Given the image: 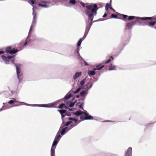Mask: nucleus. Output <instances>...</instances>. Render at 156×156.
Segmentation results:
<instances>
[{"mask_svg": "<svg viewBox=\"0 0 156 156\" xmlns=\"http://www.w3.org/2000/svg\"><path fill=\"white\" fill-rule=\"evenodd\" d=\"M74 104H75V103H74L71 102L69 104V106L70 107H73L74 106Z\"/></svg>", "mask_w": 156, "mask_h": 156, "instance_id": "72a5a7b5", "label": "nucleus"}, {"mask_svg": "<svg viewBox=\"0 0 156 156\" xmlns=\"http://www.w3.org/2000/svg\"><path fill=\"white\" fill-rule=\"evenodd\" d=\"M58 142V141L56 140H54V142H53L51 148H55V146H56Z\"/></svg>", "mask_w": 156, "mask_h": 156, "instance_id": "6ab92c4d", "label": "nucleus"}, {"mask_svg": "<svg viewBox=\"0 0 156 156\" xmlns=\"http://www.w3.org/2000/svg\"><path fill=\"white\" fill-rule=\"evenodd\" d=\"M33 27V26L32 25H31L30 27V30H29V32H30L31 31Z\"/></svg>", "mask_w": 156, "mask_h": 156, "instance_id": "c9c22d12", "label": "nucleus"}, {"mask_svg": "<svg viewBox=\"0 0 156 156\" xmlns=\"http://www.w3.org/2000/svg\"><path fill=\"white\" fill-rule=\"evenodd\" d=\"M84 65L85 66H88L89 65L87 63V62L85 61H84Z\"/></svg>", "mask_w": 156, "mask_h": 156, "instance_id": "4c0bfd02", "label": "nucleus"}, {"mask_svg": "<svg viewBox=\"0 0 156 156\" xmlns=\"http://www.w3.org/2000/svg\"><path fill=\"white\" fill-rule=\"evenodd\" d=\"M4 53V52L3 51H0V54H3Z\"/></svg>", "mask_w": 156, "mask_h": 156, "instance_id": "c03bdc74", "label": "nucleus"}, {"mask_svg": "<svg viewBox=\"0 0 156 156\" xmlns=\"http://www.w3.org/2000/svg\"><path fill=\"white\" fill-rule=\"evenodd\" d=\"M60 136V135L58 133L55 136V140L58 141Z\"/></svg>", "mask_w": 156, "mask_h": 156, "instance_id": "412c9836", "label": "nucleus"}, {"mask_svg": "<svg viewBox=\"0 0 156 156\" xmlns=\"http://www.w3.org/2000/svg\"><path fill=\"white\" fill-rule=\"evenodd\" d=\"M108 70H115L116 69V67L115 66H113L112 64H111L108 66Z\"/></svg>", "mask_w": 156, "mask_h": 156, "instance_id": "f8f14e48", "label": "nucleus"}, {"mask_svg": "<svg viewBox=\"0 0 156 156\" xmlns=\"http://www.w3.org/2000/svg\"><path fill=\"white\" fill-rule=\"evenodd\" d=\"M63 107L64 108H68L66 107V106L65 105V104L63 103L61 104L58 106V108H62Z\"/></svg>", "mask_w": 156, "mask_h": 156, "instance_id": "f3484780", "label": "nucleus"}, {"mask_svg": "<svg viewBox=\"0 0 156 156\" xmlns=\"http://www.w3.org/2000/svg\"><path fill=\"white\" fill-rule=\"evenodd\" d=\"M27 44V42H25L23 44V46H25Z\"/></svg>", "mask_w": 156, "mask_h": 156, "instance_id": "79ce46f5", "label": "nucleus"}, {"mask_svg": "<svg viewBox=\"0 0 156 156\" xmlns=\"http://www.w3.org/2000/svg\"><path fill=\"white\" fill-rule=\"evenodd\" d=\"M88 73L90 76L94 75L95 72L94 71H88Z\"/></svg>", "mask_w": 156, "mask_h": 156, "instance_id": "dca6fc26", "label": "nucleus"}, {"mask_svg": "<svg viewBox=\"0 0 156 156\" xmlns=\"http://www.w3.org/2000/svg\"><path fill=\"white\" fill-rule=\"evenodd\" d=\"M81 4L83 7H86L85 12L88 17L87 24L88 23L89 26L90 27L92 24V21L94 16L96 15L97 11L99 8L96 4L89 5L83 2L81 3Z\"/></svg>", "mask_w": 156, "mask_h": 156, "instance_id": "f257e3e1", "label": "nucleus"}, {"mask_svg": "<svg viewBox=\"0 0 156 156\" xmlns=\"http://www.w3.org/2000/svg\"><path fill=\"white\" fill-rule=\"evenodd\" d=\"M62 118H63L65 116V115H61Z\"/></svg>", "mask_w": 156, "mask_h": 156, "instance_id": "a18cd8bd", "label": "nucleus"}, {"mask_svg": "<svg viewBox=\"0 0 156 156\" xmlns=\"http://www.w3.org/2000/svg\"><path fill=\"white\" fill-rule=\"evenodd\" d=\"M86 80V79L85 78V79H83V80H82L80 82V84L81 86V87H82L84 84Z\"/></svg>", "mask_w": 156, "mask_h": 156, "instance_id": "4be33fe9", "label": "nucleus"}, {"mask_svg": "<svg viewBox=\"0 0 156 156\" xmlns=\"http://www.w3.org/2000/svg\"><path fill=\"white\" fill-rule=\"evenodd\" d=\"M35 0H29V2L30 4L32 5H34V6L32 5L33 7V10L34 9H37V6L43 8H47L48 7L47 4H49L51 2L50 0H41L38 3H37V2L35 3Z\"/></svg>", "mask_w": 156, "mask_h": 156, "instance_id": "f03ea898", "label": "nucleus"}, {"mask_svg": "<svg viewBox=\"0 0 156 156\" xmlns=\"http://www.w3.org/2000/svg\"><path fill=\"white\" fill-rule=\"evenodd\" d=\"M109 9H112V10H114V9L112 8V6H111V5L110 6V7L109 8Z\"/></svg>", "mask_w": 156, "mask_h": 156, "instance_id": "a19ab883", "label": "nucleus"}, {"mask_svg": "<svg viewBox=\"0 0 156 156\" xmlns=\"http://www.w3.org/2000/svg\"><path fill=\"white\" fill-rule=\"evenodd\" d=\"M81 88L80 87H79L76 90H75L74 92V94H76L78 93L81 90Z\"/></svg>", "mask_w": 156, "mask_h": 156, "instance_id": "2f4dec72", "label": "nucleus"}, {"mask_svg": "<svg viewBox=\"0 0 156 156\" xmlns=\"http://www.w3.org/2000/svg\"><path fill=\"white\" fill-rule=\"evenodd\" d=\"M79 107L80 108H83L82 105H80L79 106Z\"/></svg>", "mask_w": 156, "mask_h": 156, "instance_id": "37998d69", "label": "nucleus"}, {"mask_svg": "<svg viewBox=\"0 0 156 156\" xmlns=\"http://www.w3.org/2000/svg\"><path fill=\"white\" fill-rule=\"evenodd\" d=\"M136 20H134L127 23L126 26V28L127 29H131L133 25L136 24Z\"/></svg>", "mask_w": 156, "mask_h": 156, "instance_id": "0eeeda50", "label": "nucleus"}, {"mask_svg": "<svg viewBox=\"0 0 156 156\" xmlns=\"http://www.w3.org/2000/svg\"><path fill=\"white\" fill-rule=\"evenodd\" d=\"M16 101V100H15L14 101L10 100L8 102V103L9 104H12L15 103Z\"/></svg>", "mask_w": 156, "mask_h": 156, "instance_id": "7c9ffc66", "label": "nucleus"}, {"mask_svg": "<svg viewBox=\"0 0 156 156\" xmlns=\"http://www.w3.org/2000/svg\"><path fill=\"white\" fill-rule=\"evenodd\" d=\"M82 75L81 72H78L76 73L74 76H73V78L74 80H76L77 78L80 76Z\"/></svg>", "mask_w": 156, "mask_h": 156, "instance_id": "ddd939ff", "label": "nucleus"}, {"mask_svg": "<svg viewBox=\"0 0 156 156\" xmlns=\"http://www.w3.org/2000/svg\"><path fill=\"white\" fill-rule=\"evenodd\" d=\"M18 51V49L13 50L12 49L11 47L9 46L6 48L5 49V51L7 53H9L10 54L12 55L15 54Z\"/></svg>", "mask_w": 156, "mask_h": 156, "instance_id": "423d86ee", "label": "nucleus"}, {"mask_svg": "<svg viewBox=\"0 0 156 156\" xmlns=\"http://www.w3.org/2000/svg\"><path fill=\"white\" fill-rule=\"evenodd\" d=\"M90 82H87L86 83V86H88L89 85H90Z\"/></svg>", "mask_w": 156, "mask_h": 156, "instance_id": "ea45409f", "label": "nucleus"}, {"mask_svg": "<svg viewBox=\"0 0 156 156\" xmlns=\"http://www.w3.org/2000/svg\"><path fill=\"white\" fill-rule=\"evenodd\" d=\"M72 122V121L70 120V121L67 122L64 126H63V127H65V126H68Z\"/></svg>", "mask_w": 156, "mask_h": 156, "instance_id": "a878e982", "label": "nucleus"}, {"mask_svg": "<svg viewBox=\"0 0 156 156\" xmlns=\"http://www.w3.org/2000/svg\"><path fill=\"white\" fill-rule=\"evenodd\" d=\"M111 4H109L107 3L105 5V9L107 11H108V9L109 8L110 6L111 5Z\"/></svg>", "mask_w": 156, "mask_h": 156, "instance_id": "b1692460", "label": "nucleus"}, {"mask_svg": "<svg viewBox=\"0 0 156 156\" xmlns=\"http://www.w3.org/2000/svg\"><path fill=\"white\" fill-rule=\"evenodd\" d=\"M57 105V103L54 102L49 104L43 105V106L45 107L55 108L56 107Z\"/></svg>", "mask_w": 156, "mask_h": 156, "instance_id": "6e6552de", "label": "nucleus"}, {"mask_svg": "<svg viewBox=\"0 0 156 156\" xmlns=\"http://www.w3.org/2000/svg\"><path fill=\"white\" fill-rule=\"evenodd\" d=\"M76 1L75 0H70L69 1V3L71 4L74 5L76 3Z\"/></svg>", "mask_w": 156, "mask_h": 156, "instance_id": "bb28decb", "label": "nucleus"}, {"mask_svg": "<svg viewBox=\"0 0 156 156\" xmlns=\"http://www.w3.org/2000/svg\"><path fill=\"white\" fill-rule=\"evenodd\" d=\"M118 16L114 14H112L110 16V18H114L117 19Z\"/></svg>", "mask_w": 156, "mask_h": 156, "instance_id": "5701e85b", "label": "nucleus"}, {"mask_svg": "<svg viewBox=\"0 0 156 156\" xmlns=\"http://www.w3.org/2000/svg\"><path fill=\"white\" fill-rule=\"evenodd\" d=\"M156 23V22H149L148 23V25L151 27H153L154 26Z\"/></svg>", "mask_w": 156, "mask_h": 156, "instance_id": "2eb2a0df", "label": "nucleus"}, {"mask_svg": "<svg viewBox=\"0 0 156 156\" xmlns=\"http://www.w3.org/2000/svg\"><path fill=\"white\" fill-rule=\"evenodd\" d=\"M92 84H90V86L89 87V86H87V89H90V88H91V87H92Z\"/></svg>", "mask_w": 156, "mask_h": 156, "instance_id": "e433bc0d", "label": "nucleus"}, {"mask_svg": "<svg viewBox=\"0 0 156 156\" xmlns=\"http://www.w3.org/2000/svg\"><path fill=\"white\" fill-rule=\"evenodd\" d=\"M132 148L129 147L125 153V156H132Z\"/></svg>", "mask_w": 156, "mask_h": 156, "instance_id": "9d476101", "label": "nucleus"}, {"mask_svg": "<svg viewBox=\"0 0 156 156\" xmlns=\"http://www.w3.org/2000/svg\"><path fill=\"white\" fill-rule=\"evenodd\" d=\"M58 111L60 112L61 115H62L63 114L65 113L66 112V110H58Z\"/></svg>", "mask_w": 156, "mask_h": 156, "instance_id": "393cba45", "label": "nucleus"}, {"mask_svg": "<svg viewBox=\"0 0 156 156\" xmlns=\"http://www.w3.org/2000/svg\"><path fill=\"white\" fill-rule=\"evenodd\" d=\"M74 126H73L72 125H71L70 126V128H69L67 127H65V128H64V129H65L66 130V131H67L69 130L70 129H71V128H72Z\"/></svg>", "mask_w": 156, "mask_h": 156, "instance_id": "c756f323", "label": "nucleus"}, {"mask_svg": "<svg viewBox=\"0 0 156 156\" xmlns=\"http://www.w3.org/2000/svg\"><path fill=\"white\" fill-rule=\"evenodd\" d=\"M66 131V130L64 129V128H63L61 132V134H64L65 133Z\"/></svg>", "mask_w": 156, "mask_h": 156, "instance_id": "f704fd0d", "label": "nucleus"}, {"mask_svg": "<svg viewBox=\"0 0 156 156\" xmlns=\"http://www.w3.org/2000/svg\"><path fill=\"white\" fill-rule=\"evenodd\" d=\"M86 94V93L85 91L84 90L80 92V95L81 96H83Z\"/></svg>", "mask_w": 156, "mask_h": 156, "instance_id": "473e14b6", "label": "nucleus"}, {"mask_svg": "<svg viewBox=\"0 0 156 156\" xmlns=\"http://www.w3.org/2000/svg\"><path fill=\"white\" fill-rule=\"evenodd\" d=\"M84 39H83V38H80L79 40V41L78 43H77V46L78 47H79L80 46L81 44V43H82V41H83V40Z\"/></svg>", "mask_w": 156, "mask_h": 156, "instance_id": "aec40b11", "label": "nucleus"}, {"mask_svg": "<svg viewBox=\"0 0 156 156\" xmlns=\"http://www.w3.org/2000/svg\"><path fill=\"white\" fill-rule=\"evenodd\" d=\"M76 98H79V95H78L77 96H76Z\"/></svg>", "mask_w": 156, "mask_h": 156, "instance_id": "de8ad7c7", "label": "nucleus"}, {"mask_svg": "<svg viewBox=\"0 0 156 156\" xmlns=\"http://www.w3.org/2000/svg\"><path fill=\"white\" fill-rule=\"evenodd\" d=\"M13 57L12 56H8L7 58L4 55H2V59L3 60L5 63L6 64H8L9 63V60L7 59H10Z\"/></svg>", "mask_w": 156, "mask_h": 156, "instance_id": "1a4fd4ad", "label": "nucleus"}, {"mask_svg": "<svg viewBox=\"0 0 156 156\" xmlns=\"http://www.w3.org/2000/svg\"><path fill=\"white\" fill-rule=\"evenodd\" d=\"M107 16V14L106 13H105L104 14V15L103 16V17H106Z\"/></svg>", "mask_w": 156, "mask_h": 156, "instance_id": "58836bf2", "label": "nucleus"}, {"mask_svg": "<svg viewBox=\"0 0 156 156\" xmlns=\"http://www.w3.org/2000/svg\"><path fill=\"white\" fill-rule=\"evenodd\" d=\"M55 148H51V156H55Z\"/></svg>", "mask_w": 156, "mask_h": 156, "instance_id": "a211bd4d", "label": "nucleus"}, {"mask_svg": "<svg viewBox=\"0 0 156 156\" xmlns=\"http://www.w3.org/2000/svg\"><path fill=\"white\" fill-rule=\"evenodd\" d=\"M16 70L17 72V74L18 78L19 80V82L20 83L23 78V76L22 73L20 72V65H16Z\"/></svg>", "mask_w": 156, "mask_h": 156, "instance_id": "39448f33", "label": "nucleus"}, {"mask_svg": "<svg viewBox=\"0 0 156 156\" xmlns=\"http://www.w3.org/2000/svg\"><path fill=\"white\" fill-rule=\"evenodd\" d=\"M117 19H121L122 20H123L125 21H126V20H128L129 21L132 20L134 19L135 18L136 19V17L135 16H128L127 15H124V14H119L118 15Z\"/></svg>", "mask_w": 156, "mask_h": 156, "instance_id": "20e7f679", "label": "nucleus"}, {"mask_svg": "<svg viewBox=\"0 0 156 156\" xmlns=\"http://www.w3.org/2000/svg\"><path fill=\"white\" fill-rule=\"evenodd\" d=\"M111 59H112V60L114 59V58H113V57L112 56H111V58L109 59L107 61H106L105 62V64H107V63H108L110 62L111 61Z\"/></svg>", "mask_w": 156, "mask_h": 156, "instance_id": "cd10ccee", "label": "nucleus"}, {"mask_svg": "<svg viewBox=\"0 0 156 156\" xmlns=\"http://www.w3.org/2000/svg\"><path fill=\"white\" fill-rule=\"evenodd\" d=\"M69 120H71V121H74L75 123H76L77 122V119H75L74 118H69Z\"/></svg>", "mask_w": 156, "mask_h": 156, "instance_id": "c85d7f7f", "label": "nucleus"}, {"mask_svg": "<svg viewBox=\"0 0 156 156\" xmlns=\"http://www.w3.org/2000/svg\"><path fill=\"white\" fill-rule=\"evenodd\" d=\"M75 115L76 116L81 115L80 117V119L82 120H84L93 119V117L91 116L88 113L82 112L81 110H79L76 111L75 113Z\"/></svg>", "mask_w": 156, "mask_h": 156, "instance_id": "7ed1b4c3", "label": "nucleus"}, {"mask_svg": "<svg viewBox=\"0 0 156 156\" xmlns=\"http://www.w3.org/2000/svg\"><path fill=\"white\" fill-rule=\"evenodd\" d=\"M33 18L32 23L33 24H35L36 23V20L37 18V16L36 13L34 12V11L33 12Z\"/></svg>", "mask_w": 156, "mask_h": 156, "instance_id": "9b49d317", "label": "nucleus"}, {"mask_svg": "<svg viewBox=\"0 0 156 156\" xmlns=\"http://www.w3.org/2000/svg\"><path fill=\"white\" fill-rule=\"evenodd\" d=\"M104 65H99L96 66V68H94L93 69L94 70H99L103 68L104 67Z\"/></svg>", "mask_w": 156, "mask_h": 156, "instance_id": "4468645a", "label": "nucleus"}, {"mask_svg": "<svg viewBox=\"0 0 156 156\" xmlns=\"http://www.w3.org/2000/svg\"><path fill=\"white\" fill-rule=\"evenodd\" d=\"M79 50H77V53L78 54H79Z\"/></svg>", "mask_w": 156, "mask_h": 156, "instance_id": "49530a36", "label": "nucleus"}]
</instances>
